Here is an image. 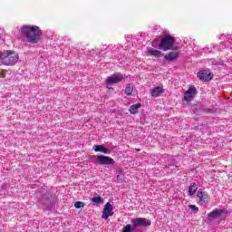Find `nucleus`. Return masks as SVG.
I'll use <instances>...</instances> for the list:
<instances>
[{"label": "nucleus", "instance_id": "nucleus-1", "mask_svg": "<svg viewBox=\"0 0 232 232\" xmlns=\"http://www.w3.org/2000/svg\"><path fill=\"white\" fill-rule=\"evenodd\" d=\"M21 34L25 37V39H27V42L32 44H37L41 39V35H43L41 28L37 25H23L21 28Z\"/></svg>", "mask_w": 232, "mask_h": 232}, {"label": "nucleus", "instance_id": "nucleus-2", "mask_svg": "<svg viewBox=\"0 0 232 232\" xmlns=\"http://www.w3.org/2000/svg\"><path fill=\"white\" fill-rule=\"evenodd\" d=\"M19 61V54L14 50L0 51V63L4 66H14Z\"/></svg>", "mask_w": 232, "mask_h": 232}, {"label": "nucleus", "instance_id": "nucleus-3", "mask_svg": "<svg viewBox=\"0 0 232 232\" xmlns=\"http://www.w3.org/2000/svg\"><path fill=\"white\" fill-rule=\"evenodd\" d=\"M173 44H175V39L173 37L167 35L163 37L159 44V48L163 50V52H168V50H173Z\"/></svg>", "mask_w": 232, "mask_h": 232}, {"label": "nucleus", "instance_id": "nucleus-4", "mask_svg": "<svg viewBox=\"0 0 232 232\" xmlns=\"http://www.w3.org/2000/svg\"><path fill=\"white\" fill-rule=\"evenodd\" d=\"M130 223L134 227L135 229L138 227H148L151 226V221L144 218H135L130 219Z\"/></svg>", "mask_w": 232, "mask_h": 232}, {"label": "nucleus", "instance_id": "nucleus-5", "mask_svg": "<svg viewBox=\"0 0 232 232\" xmlns=\"http://www.w3.org/2000/svg\"><path fill=\"white\" fill-rule=\"evenodd\" d=\"M96 162L101 166H110L115 164V160H113V159L104 155H99L96 159Z\"/></svg>", "mask_w": 232, "mask_h": 232}, {"label": "nucleus", "instance_id": "nucleus-6", "mask_svg": "<svg viewBox=\"0 0 232 232\" xmlns=\"http://www.w3.org/2000/svg\"><path fill=\"white\" fill-rule=\"evenodd\" d=\"M195 95H197V88H195V86H190L184 94V101H187V102H191V101H193L195 98Z\"/></svg>", "mask_w": 232, "mask_h": 232}, {"label": "nucleus", "instance_id": "nucleus-7", "mask_svg": "<svg viewBox=\"0 0 232 232\" xmlns=\"http://www.w3.org/2000/svg\"><path fill=\"white\" fill-rule=\"evenodd\" d=\"M109 217H113V206H111L110 202L105 204L102 218H104V220H108Z\"/></svg>", "mask_w": 232, "mask_h": 232}, {"label": "nucleus", "instance_id": "nucleus-8", "mask_svg": "<svg viewBox=\"0 0 232 232\" xmlns=\"http://www.w3.org/2000/svg\"><path fill=\"white\" fill-rule=\"evenodd\" d=\"M40 204L44 206V209H52V206L53 203H52V200L50 199V195H44L40 198Z\"/></svg>", "mask_w": 232, "mask_h": 232}, {"label": "nucleus", "instance_id": "nucleus-9", "mask_svg": "<svg viewBox=\"0 0 232 232\" xmlns=\"http://www.w3.org/2000/svg\"><path fill=\"white\" fill-rule=\"evenodd\" d=\"M122 81H124L122 74H113L107 78V84H118V82H122Z\"/></svg>", "mask_w": 232, "mask_h": 232}, {"label": "nucleus", "instance_id": "nucleus-10", "mask_svg": "<svg viewBox=\"0 0 232 232\" xmlns=\"http://www.w3.org/2000/svg\"><path fill=\"white\" fill-rule=\"evenodd\" d=\"M198 77L200 79V81H211L213 79V75H211V72L208 71H200L198 72Z\"/></svg>", "mask_w": 232, "mask_h": 232}, {"label": "nucleus", "instance_id": "nucleus-11", "mask_svg": "<svg viewBox=\"0 0 232 232\" xmlns=\"http://www.w3.org/2000/svg\"><path fill=\"white\" fill-rule=\"evenodd\" d=\"M197 197L199 198V204L201 205L209 202V196L206 192H202V190L198 191Z\"/></svg>", "mask_w": 232, "mask_h": 232}, {"label": "nucleus", "instance_id": "nucleus-12", "mask_svg": "<svg viewBox=\"0 0 232 232\" xmlns=\"http://www.w3.org/2000/svg\"><path fill=\"white\" fill-rule=\"evenodd\" d=\"M223 214H224V209L216 208L208 214V219L215 220V218H218V217L222 216Z\"/></svg>", "mask_w": 232, "mask_h": 232}, {"label": "nucleus", "instance_id": "nucleus-13", "mask_svg": "<svg viewBox=\"0 0 232 232\" xmlns=\"http://www.w3.org/2000/svg\"><path fill=\"white\" fill-rule=\"evenodd\" d=\"M166 61H177L179 59V52H169L165 55Z\"/></svg>", "mask_w": 232, "mask_h": 232}, {"label": "nucleus", "instance_id": "nucleus-14", "mask_svg": "<svg viewBox=\"0 0 232 232\" xmlns=\"http://www.w3.org/2000/svg\"><path fill=\"white\" fill-rule=\"evenodd\" d=\"M164 93V89L162 87L158 86L151 90L150 95L151 97H159V95Z\"/></svg>", "mask_w": 232, "mask_h": 232}, {"label": "nucleus", "instance_id": "nucleus-15", "mask_svg": "<svg viewBox=\"0 0 232 232\" xmlns=\"http://www.w3.org/2000/svg\"><path fill=\"white\" fill-rule=\"evenodd\" d=\"M146 53L153 57H162V52L159 50L149 49L146 51Z\"/></svg>", "mask_w": 232, "mask_h": 232}, {"label": "nucleus", "instance_id": "nucleus-16", "mask_svg": "<svg viewBox=\"0 0 232 232\" xmlns=\"http://www.w3.org/2000/svg\"><path fill=\"white\" fill-rule=\"evenodd\" d=\"M139 108H140V103H136L134 105H131L130 108V111L132 115H135V113H139Z\"/></svg>", "mask_w": 232, "mask_h": 232}, {"label": "nucleus", "instance_id": "nucleus-17", "mask_svg": "<svg viewBox=\"0 0 232 232\" xmlns=\"http://www.w3.org/2000/svg\"><path fill=\"white\" fill-rule=\"evenodd\" d=\"M197 189H198V187H197V183H193L188 187V193L190 196H193L197 193Z\"/></svg>", "mask_w": 232, "mask_h": 232}, {"label": "nucleus", "instance_id": "nucleus-18", "mask_svg": "<svg viewBox=\"0 0 232 232\" xmlns=\"http://www.w3.org/2000/svg\"><path fill=\"white\" fill-rule=\"evenodd\" d=\"M92 202H93L94 204H102L104 202V199L101 197V196H98V197H94L92 198Z\"/></svg>", "mask_w": 232, "mask_h": 232}, {"label": "nucleus", "instance_id": "nucleus-19", "mask_svg": "<svg viewBox=\"0 0 232 232\" xmlns=\"http://www.w3.org/2000/svg\"><path fill=\"white\" fill-rule=\"evenodd\" d=\"M122 232H135V228H134L133 225H132V227H131V225L128 224V225H126V226L123 227Z\"/></svg>", "mask_w": 232, "mask_h": 232}, {"label": "nucleus", "instance_id": "nucleus-20", "mask_svg": "<svg viewBox=\"0 0 232 232\" xmlns=\"http://www.w3.org/2000/svg\"><path fill=\"white\" fill-rule=\"evenodd\" d=\"M125 93L127 95H131L133 93V85L132 84H128L125 88Z\"/></svg>", "mask_w": 232, "mask_h": 232}, {"label": "nucleus", "instance_id": "nucleus-21", "mask_svg": "<svg viewBox=\"0 0 232 232\" xmlns=\"http://www.w3.org/2000/svg\"><path fill=\"white\" fill-rule=\"evenodd\" d=\"M84 206H86V204L82 201H76L74 203V208H76V209H81V208H84Z\"/></svg>", "mask_w": 232, "mask_h": 232}, {"label": "nucleus", "instance_id": "nucleus-22", "mask_svg": "<svg viewBox=\"0 0 232 232\" xmlns=\"http://www.w3.org/2000/svg\"><path fill=\"white\" fill-rule=\"evenodd\" d=\"M102 148H104V146H102V145H94L93 146V150H94V151H96V152H101L102 153Z\"/></svg>", "mask_w": 232, "mask_h": 232}, {"label": "nucleus", "instance_id": "nucleus-23", "mask_svg": "<svg viewBox=\"0 0 232 232\" xmlns=\"http://www.w3.org/2000/svg\"><path fill=\"white\" fill-rule=\"evenodd\" d=\"M219 39H227V40H229V39H231V35H229V34H221L220 35V37H219Z\"/></svg>", "mask_w": 232, "mask_h": 232}, {"label": "nucleus", "instance_id": "nucleus-24", "mask_svg": "<svg viewBox=\"0 0 232 232\" xmlns=\"http://www.w3.org/2000/svg\"><path fill=\"white\" fill-rule=\"evenodd\" d=\"M189 208L191 211H198V208L195 205H189Z\"/></svg>", "mask_w": 232, "mask_h": 232}, {"label": "nucleus", "instance_id": "nucleus-25", "mask_svg": "<svg viewBox=\"0 0 232 232\" xmlns=\"http://www.w3.org/2000/svg\"><path fill=\"white\" fill-rule=\"evenodd\" d=\"M102 153H105V155H108V153H110V150L103 147L102 150Z\"/></svg>", "mask_w": 232, "mask_h": 232}, {"label": "nucleus", "instance_id": "nucleus-26", "mask_svg": "<svg viewBox=\"0 0 232 232\" xmlns=\"http://www.w3.org/2000/svg\"><path fill=\"white\" fill-rule=\"evenodd\" d=\"M92 57H95V50L92 49V53H91Z\"/></svg>", "mask_w": 232, "mask_h": 232}]
</instances>
